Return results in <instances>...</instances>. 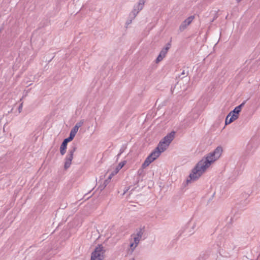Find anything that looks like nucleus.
I'll return each mask as SVG.
<instances>
[{
  "instance_id": "obj_9",
  "label": "nucleus",
  "mask_w": 260,
  "mask_h": 260,
  "mask_svg": "<svg viewBox=\"0 0 260 260\" xmlns=\"http://www.w3.org/2000/svg\"><path fill=\"white\" fill-rule=\"evenodd\" d=\"M168 147V145H167L163 141H161L159 142L156 149L160 152H162L167 149Z\"/></svg>"
},
{
  "instance_id": "obj_18",
  "label": "nucleus",
  "mask_w": 260,
  "mask_h": 260,
  "mask_svg": "<svg viewBox=\"0 0 260 260\" xmlns=\"http://www.w3.org/2000/svg\"><path fill=\"white\" fill-rule=\"evenodd\" d=\"M117 173H118V172H117L115 170H114L113 171H112L111 172V174L110 175V176L109 177V179L112 178V177H113L114 175H115Z\"/></svg>"
},
{
  "instance_id": "obj_1",
  "label": "nucleus",
  "mask_w": 260,
  "mask_h": 260,
  "mask_svg": "<svg viewBox=\"0 0 260 260\" xmlns=\"http://www.w3.org/2000/svg\"><path fill=\"white\" fill-rule=\"evenodd\" d=\"M222 152V148L218 147L213 153H210L205 159H203L199 161L189 175L190 180L194 181L198 179L210 166L211 163L215 161L220 156Z\"/></svg>"
},
{
  "instance_id": "obj_20",
  "label": "nucleus",
  "mask_w": 260,
  "mask_h": 260,
  "mask_svg": "<svg viewBox=\"0 0 260 260\" xmlns=\"http://www.w3.org/2000/svg\"><path fill=\"white\" fill-rule=\"evenodd\" d=\"M76 135V134L73 133L72 132H70V136L74 138Z\"/></svg>"
},
{
  "instance_id": "obj_5",
  "label": "nucleus",
  "mask_w": 260,
  "mask_h": 260,
  "mask_svg": "<svg viewBox=\"0 0 260 260\" xmlns=\"http://www.w3.org/2000/svg\"><path fill=\"white\" fill-rule=\"evenodd\" d=\"M132 237H133V240L131 242L130 248L133 251L139 243L140 240L142 237V235L141 233H139L136 235H132Z\"/></svg>"
},
{
  "instance_id": "obj_7",
  "label": "nucleus",
  "mask_w": 260,
  "mask_h": 260,
  "mask_svg": "<svg viewBox=\"0 0 260 260\" xmlns=\"http://www.w3.org/2000/svg\"><path fill=\"white\" fill-rule=\"evenodd\" d=\"M194 18V17L193 16L188 17L180 25L179 29L182 31L185 29L191 23Z\"/></svg>"
},
{
  "instance_id": "obj_22",
  "label": "nucleus",
  "mask_w": 260,
  "mask_h": 260,
  "mask_svg": "<svg viewBox=\"0 0 260 260\" xmlns=\"http://www.w3.org/2000/svg\"><path fill=\"white\" fill-rule=\"evenodd\" d=\"M132 260H134V259H133Z\"/></svg>"
},
{
  "instance_id": "obj_6",
  "label": "nucleus",
  "mask_w": 260,
  "mask_h": 260,
  "mask_svg": "<svg viewBox=\"0 0 260 260\" xmlns=\"http://www.w3.org/2000/svg\"><path fill=\"white\" fill-rule=\"evenodd\" d=\"M75 150H76V148L74 147L73 149V150H71L69 151V154L67 156V157L66 158V161L64 162V166L65 169H67L70 167V166L72 164V159L73 158V154H74V152L75 151Z\"/></svg>"
},
{
  "instance_id": "obj_13",
  "label": "nucleus",
  "mask_w": 260,
  "mask_h": 260,
  "mask_svg": "<svg viewBox=\"0 0 260 260\" xmlns=\"http://www.w3.org/2000/svg\"><path fill=\"white\" fill-rule=\"evenodd\" d=\"M126 161H122L119 163L118 166L115 168V170L117 172H119V170L122 168V167L125 165Z\"/></svg>"
},
{
  "instance_id": "obj_3",
  "label": "nucleus",
  "mask_w": 260,
  "mask_h": 260,
  "mask_svg": "<svg viewBox=\"0 0 260 260\" xmlns=\"http://www.w3.org/2000/svg\"><path fill=\"white\" fill-rule=\"evenodd\" d=\"M105 250L102 245H98L92 252L91 260H103Z\"/></svg>"
},
{
  "instance_id": "obj_17",
  "label": "nucleus",
  "mask_w": 260,
  "mask_h": 260,
  "mask_svg": "<svg viewBox=\"0 0 260 260\" xmlns=\"http://www.w3.org/2000/svg\"><path fill=\"white\" fill-rule=\"evenodd\" d=\"M74 138H73L72 137L69 136V138L65 139L63 142L66 144H68V142L71 141Z\"/></svg>"
},
{
  "instance_id": "obj_2",
  "label": "nucleus",
  "mask_w": 260,
  "mask_h": 260,
  "mask_svg": "<svg viewBox=\"0 0 260 260\" xmlns=\"http://www.w3.org/2000/svg\"><path fill=\"white\" fill-rule=\"evenodd\" d=\"M243 105L244 104L243 103L237 106L233 111L229 113L225 118V123L226 125L231 123L238 118L239 113L241 111L242 107Z\"/></svg>"
},
{
  "instance_id": "obj_4",
  "label": "nucleus",
  "mask_w": 260,
  "mask_h": 260,
  "mask_svg": "<svg viewBox=\"0 0 260 260\" xmlns=\"http://www.w3.org/2000/svg\"><path fill=\"white\" fill-rule=\"evenodd\" d=\"M160 152L156 148L145 159L142 164V168H145L148 167L152 162L155 160L160 155Z\"/></svg>"
},
{
  "instance_id": "obj_11",
  "label": "nucleus",
  "mask_w": 260,
  "mask_h": 260,
  "mask_svg": "<svg viewBox=\"0 0 260 260\" xmlns=\"http://www.w3.org/2000/svg\"><path fill=\"white\" fill-rule=\"evenodd\" d=\"M171 44H168L167 45L166 47L164 48H163L161 51L160 52V54L163 56L164 57H165L166 54L168 52V50L170 48Z\"/></svg>"
},
{
  "instance_id": "obj_14",
  "label": "nucleus",
  "mask_w": 260,
  "mask_h": 260,
  "mask_svg": "<svg viewBox=\"0 0 260 260\" xmlns=\"http://www.w3.org/2000/svg\"><path fill=\"white\" fill-rule=\"evenodd\" d=\"M74 138H73L72 137L69 136V138L65 139L63 142L66 144H68V142L71 141Z\"/></svg>"
},
{
  "instance_id": "obj_21",
  "label": "nucleus",
  "mask_w": 260,
  "mask_h": 260,
  "mask_svg": "<svg viewBox=\"0 0 260 260\" xmlns=\"http://www.w3.org/2000/svg\"><path fill=\"white\" fill-rule=\"evenodd\" d=\"M238 3L240 2L241 0H236Z\"/></svg>"
},
{
  "instance_id": "obj_8",
  "label": "nucleus",
  "mask_w": 260,
  "mask_h": 260,
  "mask_svg": "<svg viewBox=\"0 0 260 260\" xmlns=\"http://www.w3.org/2000/svg\"><path fill=\"white\" fill-rule=\"evenodd\" d=\"M175 136V132H172L169 135L166 136L162 141H163L168 146L169 145Z\"/></svg>"
},
{
  "instance_id": "obj_15",
  "label": "nucleus",
  "mask_w": 260,
  "mask_h": 260,
  "mask_svg": "<svg viewBox=\"0 0 260 260\" xmlns=\"http://www.w3.org/2000/svg\"><path fill=\"white\" fill-rule=\"evenodd\" d=\"M74 138H73L72 137L69 136V138L65 139L63 142L66 144H68V142L71 141Z\"/></svg>"
},
{
  "instance_id": "obj_10",
  "label": "nucleus",
  "mask_w": 260,
  "mask_h": 260,
  "mask_svg": "<svg viewBox=\"0 0 260 260\" xmlns=\"http://www.w3.org/2000/svg\"><path fill=\"white\" fill-rule=\"evenodd\" d=\"M82 124H83L82 122H80L76 123V124L72 128V129L71 130V132L76 134L78 131L79 127L81 126Z\"/></svg>"
},
{
  "instance_id": "obj_12",
  "label": "nucleus",
  "mask_w": 260,
  "mask_h": 260,
  "mask_svg": "<svg viewBox=\"0 0 260 260\" xmlns=\"http://www.w3.org/2000/svg\"><path fill=\"white\" fill-rule=\"evenodd\" d=\"M67 144L63 142L60 148V151L61 155H63L65 154L67 149Z\"/></svg>"
},
{
  "instance_id": "obj_16",
  "label": "nucleus",
  "mask_w": 260,
  "mask_h": 260,
  "mask_svg": "<svg viewBox=\"0 0 260 260\" xmlns=\"http://www.w3.org/2000/svg\"><path fill=\"white\" fill-rule=\"evenodd\" d=\"M74 138H73L72 137L69 136V138L65 139L63 142L66 144H68V142L71 141Z\"/></svg>"
},
{
  "instance_id": "obj_19",
  "label": "nucleus",
  "mask_w": 260,
  "mask_h": 260,
  "mask_svg": "<svg viewBox=\"0 0 260 260\" xmlns=\"http://www.w3.org/2000/svg\"><path fill=\"white\" fill-rule=\"evenodd\" d=\"M165 57H164L163 56H162L161 55H160V54H159L158 56L157 57V62H159L161 60H162V59L164 58Z\"/></svg>"
}]
</instances>
